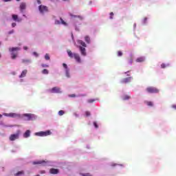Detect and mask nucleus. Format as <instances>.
<instances>
[{
	"label": "nucleus",
	"mask_w": 176,
	"mask_h": 176,
	"mask_svg": "<svg viewBox=\"0 0 176 176\" xmlns=\"http://www.w3.org/2000/svg\"><path fill=\"white\" fill-rule=\"evenodd\" d=\"M23 64H30L32 63L31 59H22Z\"/></svg>",
	"instance_id": "obj_24"
},
{
	"label": "nucleus",
	"mask_w": 176,
	"mask_h": 176,
	"mask_svg": "<svg viewBox=\"0 0 176 176\" xmlns=\"http://www.w3.org/2000/svg\"><path fill=\"white\" fill-rule=\"evenodd\" d=\"M67 56L70 58H74L76 60V62L78 63V64H81L82 59L80 58V55L78 53H73L72 51L67 50Z\"/></svg>",
	"instance_id": "obj_2"
},
{
	"label": "nucleus",
	"mask_w": 176,
	"mask_h": 176,
	"mask_svg": "<svg viewBox=\"0 0 176 176\" xmlns=\"http://www.w3.org/2000/svg\"><path fill=\"white\" fill-rule=\"evenodd\" d=\"M12 19L14 21H21V19L19 18V16L16 14H12Z\"/></svg>",
	"instance_id": "obj_20"
},
{
	"label": "nucleus",
	"mask_w": 176,
	"mask_h": 176,
	"mask_svg": "<svg viewBox=\"0 0 176 176\" xmlns=\"http://www.w3.org/2000/svg\"><path fill=\"white\" fill-rule=\"evenodd\" d=\"M41 67H43V68H49V65L47 64H42Z\"/></svg>",
	"instance_id": "obj_36"
},
{
	"label": "nucleus",
	"mask_w": 176,
	"mask_h": 176,
	"mask_svg": "<svg viewBox=\"0 0 176 176\" xmlns=\"http://www.w3.org/2000/svg\"><path fill=\"white\" fill-rule=\"evenodd\" d=\"M23 174H24V171H19L15 174V176L23 175Z\"/></svg>",
	"instance_id": "obj_31"
},
{
	"label": "nucleus",
	"mask_w": 176,
	"mask_h": 176,
	"mask_svg": "<svg viewBox=\"0 0 176 176\" xmlns=\"http://www.w3.org/2000/svg\"><path fill=\"white\" fill-rule=\"evenodd\" d=\"M144 103H145L146 105H147L148 107H153V102L145 101Z\"/></svg>",
	"instance_id": "obj_25"
},
{
	"label": "nucleus",
	"mask_w": 176,
	"mask_h": 176,
	"mask_svg": "<svg viewBox=\"0 0 176 176\" xmlns=\"http://www.w3.org/2000/svg\"><path fill=\"white\" fill-rule=\"evenodd\" d=\"M136 27H137V24H136V23H134V25H133L134 29H135Z\"/></svg>",
	"instance_id": "obj_53"
},
{
	"label": "nucleus",
	"mask_w": 176,
	"mask_h": 176,
	"mask_svg": "<svg viewBox=\"0 0 176 176\" xmlns=\"http://www.w3.org/2000/svg\"><path fill=\"white\" fill-rule=\"evenodd\" d=\"M77 42L78 45H80L78 46V48L80 50L81 56H83L84 57L86 56L87 55V53L86 52V48H85L87 47L86 43L82 40H78Z\"/></svg>",
	"instance_id": "obj_3"
},
{
	"label": "nucleus",
	"mask_w": 176,
	"mask_h": 176,
	"mask_svg": "<svg viewBox=\"0 0 176 176\" xmlns=\"http://www.w3.org/2000/svg\"><path fill=\"white\" fill-rule=\"evenodd\" d=\"M33 56H34L35 57H38L39 56V54H38V53L36 52H33Z\"/></svg>",
	"instance_id": "obj_42"
},
{
	"label": "nucleus",
	"mask_w": 176,
	"mask_h": 176,
	"mask_svg": "<svg viewBox=\"0 0 176 176\" xmlns=\"http://www.w3.org/2000/svg\"><path fill=\"white\" fill-rule=\"evenodd\" d=\"M15 26H16V23H12V28H14Z\"/></svg>",
	"instance_id": "obj_48"
},
{
	"label": "nucleus",
	"mask_w": 176,
	"mask_h": 176,
	"mask_svg": "<svg viewBox=\"0 0 176 176\" xmlns=\"http://www.w3.org/2000/svg\"><path fill=\"white\" fill-rule=\"evenodd\" d=\"M37 3H38V5H41V0H37Z\"/></svg>",
	"instance_id": "obj_49"
},
{
	"label": "nucleus",
	"mask_w": 176,
	"mask_h": 176,
	"mask_svg": "<svg viewBox=\"0 0 176 176\" xmlns=\"http://www.w3.org/2000/svg\"><path fill=\"white\" fill-rule=\"evenodd\" d=\"M33 164H41V166H50L51 167H54V162L52 161H45V160H39L33 162Z\"/></svg>",
	"instance_id": "obj_5"
},
{
	"label": "nucleus",
	"mask_w": 176,
	"mask_h": 176,
	"mask_svg": "<svg viewBox=\"0 0 176 176\" xmlns=\"http://www.w3.org/2000/svg\"><path fill=\"white\" fill-rule=\"evenodd\" d=\"M118 57H122V56H123V53L122 52V51H118Z\"/></svg>",
	"instance_id": "obj_35"
},
{
	"label": "nucleus",
	"mask_w": 176,
	"mask_h": 176,
	"mask_svg": "<svg viewBox=\"0 0 176 176\" xmlns=\"http://www.w3.org/2000/svg\"><path fill=\"white\" fill-rule=\"evenodd\" d=\"M74 115L76 116V118H79V114L74 113Z\"/></svg>",
	"instance_id": "obj_44"
},
{
	"label": "nucleus",
	"mask_w": 176,
	"mask_h": 176,
	"mask_svg": "<svg viewBox=\"0 0 176 176\" xmlns=\"http://www.w3.org/2000/svg\"><path fill=\"white\" fill-rule=\"evenodd\" d=\"M34 135L37 137H47V135H52V131L47 130L45 131H39L34 133Z\"/></svg>",
	"instance_id": "obj_8"
},
{
	"label": "nucleus",
	"mask_w": 176,
	"mask_h": 176,
	"mask_svg": "<svg viewBox=\"0 0 176 176\" xmlns=\"http://www.w3.org/2000/svg\"><path fill=\"white\" fill-rule=\"evenodd\" d=\"M17 1V2H20V0H16Z\"/></svg>",
	"instance_id": "obj_58"
},
{
	"label": "nucleus",
	"mask_w": 176,
	"mask_h": 176,
	"mask_svg": "<svg viewBox=\"0 0 176 176\" xmlns=\"http://www.w3.org/2000/svg\"><path fill=\"white\" fill-rule=\"evenodd\" d=\"M80 175L82 176H91L90 173H80Z\"/></svg>",
	"instance_id": "obj_37"
},
{
	"label": "nucleus",
	"mask_w": 176,
	"mask_h": 176,
	"mask_svg": "<svg viewBox=\"0 0 176 176\" xmlns=\"http://www.w3.org/2000/svg\"><path fill=\"white\" fill-rule=\"evenodd\" d=\"M31 136V131L27 130L24 133H23V138H29V137Z\"/></svg>",
	"instance_id": "obj_17"
},
{
	"label": "nucleus",
	"mask_w": 176,
	"mask_h": 176,
	"mask_svg": "<svg viewBox=\"0 0 176 176\" xmlns=\"http://www.w3.org/2000/svg\"><path fill=\"white\" fill-rule=\"evenodd\" d=\"M69 16L71 17V21L73 23V25L76 31H79L80 25L83 21V16L80 15H75L71 12L69 13Z\"/></svg>",
	"instance_id": "obj_1"
},
{
	"label": "nucleus",
	"mask_w": 176,
	"mask_h": 176,
	"mask_svg": "<svg viewBox=\"0 0 176 176\" xmlns=\"http://www.w3.org/2000/svg\"><path fill=\"white\" fill-rule=\"evenodd\" d=\"M50 93H52L54 94H61L63 93V90L59 87H54L52 89H49Z\"/></svg>",
	"instance_id": "obj_10"
},
{
	"label": "nucleus",
	"mask_w": 176,
	"mask_h": 176,
	"mask_svg": "<svg viewBox=\"0 0 176 176\" xmlns=\"http://www.w3.org/2000/svg\"><path fill=\"white\" fill-rule=\"evenodd\" d=\"M45 173H46V171H45V170L40 171V174H45Z\"/></svg>",
	"instance_id": "obj_45"
},
{
	"label": "nucleus",
	"mask_w": 176,
	"mask_h": 176,
	"mask_svg": "<svg viewBox=\"0 0 176 176\" xmlns=\"http://www.w3.org/2000/svg\"><path fill=\"white\" fill-rule=\"evenodd\" d=\"M146 91H147L150 94H153L159 93V89H157V88L155 87H148L146 89Z\"/></svg>",
	"instance_id": "obj_11"
},
{
	"label": "nucleus",
	"mask_w": 176,
	"mask_h": 176,
	"mask_svg": "<svg viewBox=\"0 0 176 176\" xmlns=\"http://www.w3.org/2000/svg\"><path fill=\"white\" fill-rule=\"evenodd\" d=\"M0 171H3V167L0 168Z\"/></svg>",
	"instance_id": "obj_54"
},
{
	"label": "nucleus",
	"mask_w": 176,
	"mask_h": 176,
	"mask_svg": "<svg viewBox=\"0 0 176 176\" xmlns=\"http://www.w3.org/2000/svg\"><path fill=\"white\" fill-rule=\"evenodd\" d=\"M63 71L65 72V76L67 79H71L72 75L71 74V69L68 67V65L63 63Z\"/></svg>",
	"instance_id": "obj_6"
},
{
	"label": "nucleus",
	"mask_w": 176,
	"mask_h": 176,
	"mask_svg": "<svg viewBox=\"0 0 176 176\" xmlns=\"http://www.w3.org/2000/svg\"><path fill=\"white\" fill-rule=\"evenodd\" d=\"M27 69H25L22 72V73L21 74V75L19 76V78H25V76L27 75Z\"/></svg>",
	"instance_id": "obj_23"
},
{
	"label": "nucleus",
	"mask_w": 176,
	"mask_h": 176,
	"mask_svg": "<svg viewBox=\"0 0 176 176\" xmlns=\"http://www.w3.org/2000/svg\"><path fill=\"white\" fill-rule=\"evenodd\" d=\"M42 74L43 75H48L49 74V70L46 69H44L43 71H42Z\"/></svg>",
	"instance_id": "obj_28"
},
{
	"label": "nucleus",
	"mask_w": 176,
	"mask_h": 176,
	"mask_svg": "<svg viewBox=\"0 0 176 176\" xmlns=\"http://www.w3.org/2000/svg\"><path fill=\"white\" fill-rule=\"evenodd\" d=\"M145 61V56H140L136 59V63H144Z\"/></svg>",
	"instance_id": "obj_18"
},
{
	"label": "nucleus",
	"mask_w": 176,
	"mask_h": 176,
	"mask_svg": "<svg viewBox=\"0 0 176 176\" xmlns=\"http://www.w3.org/2000/svg\"><path fill=\"white\" fill-rule=\"evenodd\" d=\"M69 97L74 98L75 97H80V96H77L75 94H70V95H69Z\"/></svg>",
	"instance_id": "obj_33"
},
{
	"label": "nucleus",
	"mask_w": 176,
	"mask_h": 176,
	"mask_svg": "<svg viewBox=\"0 0 176 176\" xmlns=\"http://www.w3.org/2000/svg\"><path fill=\"white\" fill-rule=\"evenodd\" d=\"M109 19H110L111 20H112V19H113V12H111V13H110Z\"/></svg>",
	"instance_id": "obj_40"
},
{
	"label": "nucleus",
	"mask_w": 176,
	"mask_h": 176,
	"mask_svg": "<svg viewBox=\"0 0 176 176\" xmlns=\"http://www.w3.org/2000/svg\"><path fill=\"white\" fill-rule=\"evenodd\" d=\"M12 0H3L4 2H10Z\"/></svg>",
	"instance_id": "obj_51"
},
{
	"label": "nucleus",
	"mask_w": 176,
	"mask_h": 176,
	"mask_svg": "<svg viewBox=\"0 0 176 176\" xmlns=\"http://www.w3.org/2000/svg\"><path fill=\"white\" fill-rule=\"evenodd\" d=\"M72 37L74 38V34L72 35Z\"/></svg>",
	"instance_id": "obj_59"
},
{
	"label": "nucleus",
	"mask_w": 176,
	"mask_h": 176,
	"mask_svg": "<svg viewBox=\"0 0 176 176\" xmlns=\"http://www.w3.org/2000/svg\"><path fill=\"white\" fill-rule=\"evenodd\" d=\"M64 113H65V111L60 110L58 111V115H59V116H63V115H64Z\"/></svg>",
	"instance_id": "obj_30"
},
{
	"label": "nucleus",
	"mask_w": 176,
	"mask_h": 176,
	"mask_svg": "<svg viewBox=\"0 0 176 176\" xmlns=\"http://www.w3.org/2000/svg\"><path fill=\"white\" fill-rule=\"evenodd\" d=\"M23 50H28V47H26V46H25V47H23Z\"/></svg>",
	"instance_id": "obj_50"
},
{
	"label": "nucleus",
	"mask_w": 176,
	"mask_h": 176,
	"mask_svg": "<svg viewBox=\"0 0 176 176\" xmlns=\"http://www.w3.org/2000/svg\"><path fill=\"white\" fill-rule=\"evenodd\" d=\"M110 166L111 167H116V166H118V167H124V165L123 164H116V163H113V162H111L110 164Z\"/></svg>",
	"instance_id": "obj_19"
},
{
	"label": "nucleus",
	"mask_w": 176,
	"mask_h": 176,
	"mask_svg": "<svg viewBox=\"0 0 176 176\" xmlns=\"http://www.w3.org/2000/svg\"><path fill=\"white\" fill-rule=\"evenodd\" d=\"M133 80V77H127L121 80V83H130Z\"/></svg>",
	"instance_id": "obj_15"
},
{
	"label": "nucleus",
	"mask_w": 176,
	"mask_h": 176,
	"mask_svg": "<svg viewBox=\"0 0 176 176\" xmlns=\"http://www.w3.org/2000/svg\"><path fill=\"white\" fill-rule=\"evenodd\" d=\"M1 118H2V115L1 114H0V119H1Z\"/></svg>",
	"instance_id": "obj_56"
},
{
	"label": "nucleus",
	"mask_w": 176,
	"mask_h": 176,
	"mask_svg": "<svg viewBox=\"0 0 176 176\" xmlns=\"http://www.w3.org/2000/svg\"><path fill=\"white\" fill-rule=\"evenodd\" d=\"M121 98L124 101H127V100H130V98H131V97H130V96H129V95H124L121 97Z\"/></svg>",
	"instance_id": "obj_21"
},
{
	"label": "nucleus",
	"mask_w": 176,
	"mask_h": 176,
	"mask_svg": "<svg viewBox=\"0 0 176 176\" xmlns=\"http://www.w3.org/2000/svg\"><path fill=\"white\" fill-rule=\"evenodd\" d=\"M172 108H173V109L176 110V104H173L172 105Z\"/></svg>",
	"instance_id": "obj_47"
},
{
	"label": "nucleus",
	"mask_w": 176,
	"mask_h": 176,
	"mask_svg": "<svg viewBox=\"0 0 176 176\" xmlns=\"http://www.w3.org/2000/svg\"><path fill=\"white\" fill-rule=\"evenodd\" d=\"M146 21H148V18L145 17V18L142 20V24H144V25L146 24Z\"/></svg>",
	"instance_id": "obj_32"
},
{
	"label": "nucleus",
	"mask_w": 176,
	"mask_h": 176,
	"mask_svg": "<svg viewBox=\"0 0 176 176\" xmlns=\"http://www.w3.org/2000/svg\"><path fill=\"white\" fill-rule=\"evenodd\" d=\"M91 113L90 111H85V116L88 117L90 116Z\"/></svg>",
	"instance_id": "obj_39"
},
{
	"label": "nucleus",
	"mask_w": 176,
	"mask_h": 176,
	"mask_svg": "<svg viewBox=\"0 0 176 176\" xmlns=\"http://www.w3.org/2000/svg\"><path fill=\"white\" fill-rule=\"evenodd\" d=\"M4 127H12V125H6Z\"/></svg>",
	"instance_id": "obj_52"
},
{
	"label": "nucleus",
	"mask_w": 176,
	"mask_h": 176,
	"mask_svg": "<svg viewBox=\"0 0 176 176\" xmlns=\"http://www.w3.org/2000/svg\"><path fill=\"white\" fill-rule=\"evenodd\" d=\"M38 10L41 14H44L47 12V7L43 5H41L38 6Z\"/></svg>",
	"instance_id": "obj_13"
},
{
	"label": "nucleus",
	"mask_w": 176,
	"mask_h": 176,
	"mask_svg": "<svg viewBox=\"0 0 176 176\" xmlns=\"http://www.w3.org/2000/svg\"><path fill=\"white\" fill-rule=\"evenodd\" d=\"M27 9V3L21 2L19 6V10L21 13H24V10Z\"/></svg>",
	"instance_id": "obj_14"
},
{
	"label": "nucleus",
	"mask_w": 176,
	"mask_h": 176,
	"mask_svg": "<svg viewBox=\"0 0 176 176\" xmlns=\"http://www.w3.org/2000/svg\"><path fill=\"white\" fill-rule=\"evenodd\" d=\"M97 99H88L87 100V102H89V104H91L93 102H94V101H96Z\"/></svg>",
	"instance_id": "obj_29"
},
{
	"label": "nucleus",
	"mask_w": 176,
	"mask_h": 176,
	"mask_svg": "<svg viewBox=\"0 0 176 176\" xmlns=\"http://www.w3.org/2000/svg\"><path fill=\"white\" fill-rule=\"evenodd\" d=\"M169 65H170V63H166V64L162 63L161 65V68H167V67H168Z\"/></svg>",
	"instance_id": "obj_27"
},
{
	"label": "nucleus",
	"mask_w": 176,
	"mask_h": 176,
	"mask_svg": "<svg viewBox=\"0 0 176 176\" xmlns=\"http://www.w3.org/2000/svg\"><path fill=\"white\" fill-rule=\"evenodd\" d=\"M8 50L10 53L12 60H16L17 56H19V52L21 50V48L20 47H10Z\"/></svg>",
	"instance_id": "obj_4"
},
{
	"label": "nucleus",
	"mask_w": 176,
	"mask_h": 176,
	"mask_svg": "<svg viewBox=\"0 0 176 176\" xmlns=\"http://www.w3.org/2000/svg\"><path fill=\"white\" fill-rule=\"evenodd\" d=\"M55 24L56 25L62 24V25H64L65 27H67L68 25V23H67V22H65L64 20H63L61 18L55 20Z\"/></svg>",
	"instance_id": "obj_12"
},
{
	"label": "nucleus",
	"mask_w": 176,
	"mask_h": 176,
	"mask_svg": "<svg viewBox=\"0 0 176 176\" xmlns=\"http://www.w3.org/2000/svg\"><path fill=\"white\" fill-rule=\"evenodd\" d=\"M21 82H23V79H21Z\"/></svg>",
	"instance_id": "obj_60"
},
{
	"label": "nucleus",
	"mask_w": 176,
	"mask_h": 176,
	"mask_svg": "<svg viewBox=\"0 0 176 176\" xmlns=\"http://www.w3.org/2000/svg\"><path fill=\"white\" fill-rule=\"evenodd\" d=\"M50 174H58V169L51 168L50 170Z\"/></svg>",
	"instance_id": "obj_22"
},
{
	"label": "nucleus",
	"mask_w": 176,
	"mask_h": 176,
	"mask_svg": "<svg viewBox=\"0 0 176 176\" xmlns=\"http://www.w3.org/2000/svg\"><path fill=\"white\" fill-rule=\"evenodd\" d=\"M14 30H12L11 31L8 32L9 35H12V34H14Z\"/></svg>",
	"instance_id": "obj_41"
},
{
	"label": "nucleus",
	"mask_w": 176,
	"mask_h": 176,
	"mask_svg": "<svg viewBox=\"0 0 176 176\" xmlns=\"http://www.w3.org/2000/svg\"><path fill=\"white\" fill-rule=\"evenodd\" d=\"M94 126L95 129H97L98 127V124H97V122H94Z\"/></svg>",
	"instance_id": "obj_38"
},
{
	"label": "nucleus",
	"mask_w": 176,
	"mask_h": 176,
	"mask_svg": "<svg viewBox=\"0 0 176 176\" xmlns=\"http://www.w3.org/2000/svg\"><path fill=\"white\" fill-rule=\"evenodd\" d=\"M124 74H127V76H130V75L129 74H130V71L126 72Z\"/></svg>",
	"instance_id": "obj_46"
},
{
	"label": "nucleus",
	"mask_w": 176,
	"mask_h": 176,
	"mask_svg": "<svg viewBox=\"0 0 176 176\" xmlns=\"http://www.w3.org/2000/svg\"><path fill=\"white\" fill-rule=\"evenodd\" d=\"M63 1H67V0H63Z\"/></svg>",
	"instance_id": "obj_61"
},
{
	"label": "nucleus",
	"mask_w": 176,
	"mask_h": 176,
	"mask_svg": "<svg viewBox=\"0 0 176 176\" xmlns=\"http://www.w3.org/2000/svg\"><path fill=\"white\" fill-rule=\"evenodd\" d=\"M45 60H50V56H49V54H46L45 55Z\"/></svg>",
	"instance_id": "obj_34"
},
{
	"label": "nucleus",
	"mask_w": 176,
	"mask_h": 176,
	"mask_svg": "<svg viewBox=\"0 0 176 176\" xmlns=\"http://www.w3.org/2000/svg\"><path fill=\"white\" fill-rule=\"evenodd\" d=\"M23 17H25V14H23Z\"/></svg>",
	"instance_id": "obj_57"
},
{
	"label": "nucleus",
	"mask_w": 176,
	"mask_h": 176,
	"mask_svg": "<svg viewBox=\"0 0 176 176\" xmlns=\"http://www.w3.org/2000/svg\"><path fill=\"white\" fill-rule=\"evenodd\" d=\"M23 117L25 118V120H35L36 119V116L35 114H31V113H24L23 115Z\"/></svg>",
	"instance_id": "obj_9"
},
{
	"label": "nucleus",
	"mask_w": 176,
	"mask_h": 176,
	"mask_svg": "<svg viewBox=\"0 0 176 176\" xmlns=\"http://www.w3.org/2000/svg\"><path fill=\"white\" fill-rule=\"evenodd\" d=\"M1 57H2V54L0 53V58H1Z\"/></svg>",
	"instance_id": "obj_55"
},
{
	"label": "nucleus",
	"mask_w": 176,
	"mask_h": 176,
	"mask_svg": "<svg viewBox=\"0 0 176 176\" xmlns=\"http://www.w3.org/2000/svg\"><path fill=\"white\" fill-rule=\"evenodd\" d=\"M3 116H7V118H12L13 119H21V114L16 113H3Z\"/></svg>",
	"instance_id": "obj_7"
},
{
	"label": "nucleus",
	"mask_w": 176,
	"mask_h": 176,
	"mask_svg": "<svg viewBox=\"0 0 176 176\" xmlns=\"http://www.w3.org/2000/svg\"><path fill=\"white\" fill-rule=\"evenodd\" d=\"M19 133L12 134L10 136V141H16V140H19Z\"/></svg>",
	"instance_id": "obj_16"
},
{
	"label": "nucleus",
	"mask_w": 176,
	"mask_h": 176,
	"mask_svg": "<svg viewBox=\"0 0 176 176\" xmlns=\"http://www.w3.org/2000/svg\"><path fill=\"white\" fill-rule=\"evenodd\" d=\"M129 64H130V65H131V64H133V59H130L129 60Z\"/></svg>",
	"instance_id": "obj_43"
},
{
	"label": "nucleus",
	"mask_w": 176,
	"mask_h": 176,
	"mask_svg": "<svg viewBox=\"0 0 176 176\" xmlns=\"http://www.w3.org/2000/svg\"><path fill=\"white\" fill-rule=\"evenodd\" d=\"M85 41L87 43H90V37L89 36H85Z\"/></svg>",
	"instance_id": "obj_26"
}]
</instances>
